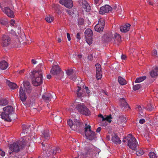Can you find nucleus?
<instances>
[{
	"mask_svg": "<svg viewBox=\"0 0 158 158\" xmlns=\"http://www.w3.org/2000/svg\"><path fill=\"white\" fill-rule=\"evenodd\" d=\"M111 116H107L106 118H104L103 119H102V121L104 122V121H106L109 123H110L111 122Z\"/></svg>",
	"mask_w": 158,
	"mask_h": 158,
	"instance_id": "40",
	"label": "nucleus"
},
{
	"mask_svg": "<svg viewBox=\"0 0 158 158\" xmlns=\"http://www.w3.org/2000/svg\"><path fill=\"white\" fill-rule=\"evenodd\" d=\"M23 83L25 88L24 89L27 93L29 94L31 92V90L30 83L27 81H23Z\"/></svg>",
	"mask_w": 158,
	"mask_h": 158,
	"instance_id": "18",
	"label": "nucleus"
},
{
	"mask_svg": "<svg viewBox=\"0 0 158 158\" xmlns=\"http://www.w3.org/2000/svg\"><path fill=\"white\" fill-rule=\"evenodd\" d=\"M72 115L74 122L73 123L71 120L69 119L67 122V123L72 130L80 132L84 128L83 125L80 122L79 118L77 113L73 114V113Z\"/></svg>",
	"mask_w": 158,
	"mask_h": 158,
	"instance_id": "2",
	"label": "nucleus"
},
{
	"mask_svg": "<svg viewBox=\"0 0 158 158\" xmlns=\"http://www.w3.org/2000/svg\"><path fill=\"white\" fill-rule=\"evenodd\" d=\"M81 33H78L76 35V38L77 39L80 40L81 39L80 35Z\"/></svg>",
	"mask_w": 158,
	"mask_h": 158,
	"instance_id": "50",
	"label": "nucleus"
},
{
	"mask_svg": "<svg viewBox=\"0 0 158 158\" xmlns=\"http://www.w3.org/2000/svg\"><path fill=\"white\" fill-rule=\"evenodd\" d=\"M101 130V127H98L97 128L96 131L98 132H99Z\"/></svg>",
	"mask_w": 158,
	"mask_h": 158,
	"instance_id": "63",
	"label": "nucleus"
},
{
	"mask_svg": "<svg viewBox=\"0 0 158 158\" xmlns=\"http://www.w3.org/2000/svg\"><path fill=\"white\" fill-rule=\"evenodd\" d=\"M85 37H92L93 35V32L92 30L90 29H87L86 30L85 32Z\"/></svg>",
	"mask_w": 158,
	"mask_h": 158,
	"instance_id": "29",
	"label": "nucleus"
},
{
	"mask_svg": "<svg viewBox=\"0 0 158 158\" xmlns=\"http://www.w3.org/2000/svg\"><path fill=\"white\" fill-rule=\"evenodd\" d=\"M32 84L35 86L41 85L43 82L42 72L41 69L31 72V76Z\"/></svg>",
	"mask_w": 158,
	"mask_h": 158,
	"instance_id": "5",
	"label": "nucleus"
},
{
	"mask_svg": "<svg viewBox=\"0 0 158 158\" xmlns=\"http://www.w3.org/2000/svg\"><path fill=\"white\" fill-rule=\"evenodd\" d=\"M67 38L68 39V40L69 41H70L71 39V37H70V36L69 34V33H67Z\"/></svg>",
	"mask_w": 158,
	"mask_h": 158,
	"instance_id": "57",
	"label": "nucleus"
},
{
	"mask_svg": "<svg viewBox=\"0 0 158 158\" xmlns=\"http://www.w3.org/2000/svg\"><path fill=\"white\" fill-rule=\"evenodd\" d=\"M67 12H68V14L70 15H72L73 14V12H71V10H67Z\"/></svg>",
	"mask_w": 158,
	"mask_h": 158,
	"instance_id": "61",
	"label": "nucleus"
},
{
	"mask_svg": "<svg viewBox=\"0 0 158 158\" xmlns=\"http://www.w3.org/2000/svg\"><path fill=\"white\" fill-rule=\"evenodd\" d=\"M73 69H72L68 70L66 72V73L69 76L71 75L72 74H73Z\"/></svg>",
	"mask_w": 158,
	"mask_h": 158,
	"instance_id": "49",
	"label": "nucleus"
},
{
	"mask_svg": "<svg viewBox=\"0 0 158 158\" xmlns=\"http://www.w3.org/2000/svg\"><path fill=\"white\" fill-rule=\"evenodd\" d=\"M121 58L123 60H125L126 58V56L125 55H122L121 56Z\"/></svg>",
	"mask_w": 158,
	"mask_h": 158,
	"instance_id": "62",
	"label": "nucleus"
},
{
	"mask_svg": "<svg viewBox=\"0 0 158 158\" xmlns=\"http://www.w3.org/2000/svg\"><path fill=\"white\" fill-rule=\"evenodd\" d=\"M78 89L77 92V96L79 97H81L82 95V94L81 92V87L80 86L77 87Z\"/></svg>",
	"mask_w": 158,
	"mask_h": 158,
	"instance_id": "39",
	"label": "nucleus"
},
{
	"mask_svg": "<svg viewBox=\"0 0 158 158\" xmlns=\"http://www.w3.org/2000/svg\"><path fill=\"white\" fill-rule=\"evenodd\" d=\"M146 78V76H143L137 78L135 81V82L136 83L140 82L143 81Z\"/></svg>",
	"mask_w": 158,
	"mask_h": 158,
	"instance_id": "34",
	"label": "nucleus"
},
{
	"mask_svg": "<svg viewBox=\"0 0 158 158\" xmlns=\"http://www.w3.org/2000/svg\"><path fill=\"white\" fill-rule=\"evenodd\" d=\"M107 140L110 141V142H113L116 144H120L121 143L120 139H107Z\"/></svg>",
	"mask_w": 158,
	"mask_h": 158,
	"instance_id": "32",
	"label": "nucleus"
},
{
	"mask_svg": "<svg viewBox=\"0 0 158 158\" xmlns=\"http://www.w3.org/2000/svg\"><path fill=\"white\" fill-rule=\"evenodd\" d=\"M144 153V151L143 149L141 148L137 151L136 152V155L138 156H140Z\"/></svg>",
	"mask_w": 158,
	"mask_h": 158,
	"instance_id": "37",
	"label": "nucleus"
},
{
	"mask_svg": "<svg viewBox=\"0 0 158 158\" xmlns=\"http://www.w3.org/2000/svg\"><path fill=\"white\" fill-rule=\"evenodd\" d=\"M8 103V100L4 98H2L0 100V105L4 106L7 105Z\"/></svg>",
	"mask_w": 158,
	"mask_h": 158,
	"instance_id": "33",
	"label": "nucleus"
},
{
	"mask_svg": "<svg viewBox=\"0 0 158 158\" xmlns=\"http://www.w3.org/2000/svg\"><path fill=\"white\" fill-rule=\"evenodd\" d=\"M127 138H135L131 134H129L127 135Z\"/></svg>",
	"mask_w": 158,
	"mask_h": 158,
	"instance_id": "53",
	"label": "nucleus"
},
{
	"mask_svg": "<svg viewBox=\"0 0 158 158\" xmlns=\"http://www.w3.org/2000/svg\"><path fill=\"white\" fill-rule=\"evenodd\" d=\"M127 145L131 149L133 150H136L138 146L136 139H129L128 140Z\"/></svg>",
	"mask_w": 158,
	"mask_h": 158,
	"instance_id": "12",
	"label": "nucleus"
},
{
	"mask_svg": "<svg viewBox=\"0 0 158 158\" xmlns=\"http://www.w3.org/2000/svg\"><path fill=\"white\" fill-rule=\"evenodd\" d=\"M102 126L105 127L107 125V122L105 121H104V122H102Z\"/></svg>",
	"mask_w": 158,
	"mask_h": 158,
	"instance_id": "58",
	"label": "nucleus"
},
{
	"mask_svg": "<svg viewBox=\"0 0 158 158\" xmlns=\"http://www.w3.org/2000/svg\"><path fill=\"white\" fill-rule=\"evenodd\" d=\"M15 20L13 19H11L10 21V23L11 26H14V24L15 23Z\"/></svg>",
	"mask_w": 158,
	"mask_h": 158,
	"instance_id": "56",
	"label": "nucleus"
},
{
	"mask_svg": "<svg viewBox=\"0 0 158 158\" xmlns=\"http://www.w3.org/2000/svg\"><path fill=\"white\" fill-rule=\"evenodd\" d=\"M54 120L57 123H60L62 121V119L61 117L59 116H56Z\"/></svg>",
	"mask_w": 158,
	"mask_h": 158,
	"instance_id": "41",
	"label": "nucleus"
},
{
	"mask_svg": "<svg viewBox=\"0 0 158 158\" xmlns=\"http://www.w3.org/2000/svg\"><path fill=\"white\" fill-rule=\"evenodd\" d=\"M86 42L89 45L92 43V37H85Z\"/></svg>",
	"mask_w": 158,
	"mask_h": 158,
	"instance_id": "38",
	"label": "nucleus"
},
{
	"mask_svg": "<svg viewBox=\"0 0 158 158\" xmlns=\"http://www.w3.org/2000/svg\"><path fill=\"white\" fill-rule=\"evenodd\" d=\"M31 61L32 63L34 64H35L37 63V61L33 59L31 60Z\"/></svg>",
	"mask_w": 158,
	"mask_h": 158,
	"instance_id": "60",
	"label": "nucleus"
},
{
	"mask_svg": "<svg viewBox=\"0 0 158 158\" xmlns=\"http://www.w3.org/2000/svg\"><path fill=\"white\" fill-rule=\"evenodd\" d=\"M10 44V39L7 35H3L2 40V45L3 46L6 47Z\"/></svg>",
	"mask_w": 158,
	"mask_h": 158,
	"instance_id": "15",
	"label": "nucleus"
},
{
	"mask_svg": "<svg viewBox=\"0 0 158 158\" xmlns=\"http://www.w3.org/2000/svg\"><path fill=\"white\" fill-rule=\"evenodd\" d=\"M55 94L53 93L44 94L42 96V98L46 102H48L51 101V99L53 98Z\"/></svg>",
	"mask_w": 158,
	"mask_h": 158,
	"instance_id": "17",
	"label": "nucleus"
},
{
	"mask_svg": "<svg viewBox=\"0 0 158 158\" xmlns=\"http://www.w3.org/2000/svg\"><path fill=\"white\" fill-rule=\"evenodd\" d=\"M3 112L1 114L2 118L8 122H11L12 118L10 116L14 113L13 108L12 106H8L3 108Z\"/></svg>",
	"mask_w": 158,
	"mask_h": 158,
	"instance_id": "7",
	"label": "nucleus"
},
{
	"mask_svg": "<svg viewBox=\"0 0 158 158\" xmlns=\"http://www.w3.org/2000/svg\"><path fill=\"white\" fill-rule=\"evenodd\" d=\"M54 17L52 15H49L48 16H47L45 19L46 21L49 23H51L54 20Z\"/></svg>",
	"mask_w": 158,
	"mask_h": 158,
	"instance_id": "35",
	"label": "nucleus"
},
{
	"mask_svg": "<svg viewBox=\"0 0 158 158\" xmlns=\"http://www.w3.org/2000/svg\"><path fill=\"white\" fill-rule=\"evenodd\" d=\"M112 10V8L111 6L108 5H106L100 8L99 13L100 14L103 15L105 13L110 12Z\"/></svg>",
	"mask_w": 158,
	"mask_h": 158,
	"instance_id": "13",
	"label": "nucleus"
},
{
	"mask_svg": "<svg viewBox=\"0 0 158 158\" xmlns=\"http://www.w3.org/2000/svg\"><path fill=\"white\" fill-rule=\"evenodd\" d=\"M69 78L73 80V81H75L77 79V77L76 76H70Z\"/></svg>",
	"mask_w": 158,
	"mask_h": 158,
	"instance_id": "51",
	"label": "nucleus"
},
{
	"mask_svg": "<svg viewBox=\"0 0 158 158\" xmlns=\"http://www.w3.org/2000/svg\"><path fill=\"white\" fill-rule=\"evenodd\" d=\"M85 134L87 138H94L96 137L95 133L91 130V127L89 125H87L85 124Z\"/></svg>",
	"mask_w": 158,
	"mask_h": 158,
	"instance_id": "10",
	"label": "nucleus"
},
{
	"mask_svg": "<svg viewBox=\"0 0 158 158\" xmlns=\"http://www.w3.org/2000/svg\"><path fill=\"white\" fill-rule=\"evenodd\" d=\"M51 73L53 75L55 76L56 78L58 79H60V77H58L59 76H63L64 73L61 72V70L59 66L54 65L52 69Z\"/></svg>",
	"mask_w": 158,
	"mask_h": 158,
	"instance_id": "9",
	"label": "nucleus"
},
{
	"mask_svg": "<svg viewBox=\"0 0 158 158\" xmlns=\"http://www.w3.org/2000/svg\"><path fill=\"white\" fill-rule=\"evenodd\" d=\"M96 77L98 80L101 79L102 77V72H96Z\"/></svg>",
	"mask_w": 158,
	"mask_h": 158,
	"instance_id": "42",
	"label": "nucleus"
},
{
	"mask_svg": "<svg viewBox=\"0 0 158 158\" xmlns=\"http://www.w3.org/2000/svg\"><path fill=\"white\" fill-rule=\"evenodd\" d=\"M118 81L119 83L121 85H124L127 83V81L125 79L121 76L118 77Z\"/></svg>",
	"mask_w": 158,
	"mask_h": 158,
	"instance_id": "31",
	"label": "nucleus"
},
{
	"mask_svg": "<svg viewBox=\"0 0 158 158\" xmlns=\"http://www.w3.org/2000/svg\"><path fill=\"white\" fill-rule=\"evenodd\" d=\"M8 2L4 3L0 2V7L3 12L6 14L9 17L14 18V12L11 10L13 8L12 2L15 0H8Z\"/></svg>",
	"mask_w": 158,
	"mask_h": 158,
	"instance_id": "3",
	"label": "nucleus"
},
{
	"mask_svg": "<svg viewBox=\"0 0 158 158\" xmlns=\"http://www.w3.org/2000/svg\"><path fill=\"white\" fill-rule=\"evenodd\" d=\"M30 126L31 125H23V131L21 134V135L22 136L21 138H23L24 137L35 138L36 135L35 133L34 132H31L28 135H27L28 132L29 131V128Z\"/></svg>",
	"mask_w": 158,
	"mask_h": 158,
	"instance_id": "8",
	"label": "nucleus"
},
{
	"mask_svg": "<svg viewBox=\"0 0 158 158\" xmlns=\"http://www.w3.org/2000/svg\"><path fill=\"white\" fill-rule=\"evenodd\" d=\"M148 155L150 158H157L156 154L153 152H149Z\"/></svg>",
	"mask_w": 158,
	"mask_h": 158,
	"instance_id": "44",
	"label": "nucleus"
},
{
	"mask_svg": "<svg viewBox=\"0 0 158 158\" xmlns=\"http://www.w3.org/2000/svg\"><path fill=\"white\" fill-rule=\"evenodd\" d=\"M6 83L9 87L11 89H14L18 87L17 85L15 83L10 82L8 80H6Z\"/></svg>",
	"mask_w": 158,
	"mask_h": 158,
	"instance_id": "25",
	"label": "nucleus"
},
{
	"mask_svg": "<svg viewBox=\"0 0 158 158\" xmlns=\"http://www.w3.org/2000/svg\"><path fill=\"white\" fill-rule=\"evenodd\" d=\"M121 37L118 34L116 33L114 34L113 38V43L118 44L121 41Z\"/></svg>",
	"mask_w": 158,
	"mask_h": 158,
	"instance_id": "21",
	"label": "nucleus"
},
{
	"mask_svg": "<svg viewBox=\"0 0 158 158\" xmlns=\"http://www.w3.org/2000/svg\"><path fill=\"white\" fill-rule=\"evenodd\" d=\"M0 23L6 27H8L9 25L8 21L6 18H0Z\"/></svg>",
	"mask_w": 158,
	"mask_h": 158,
	"instance_id": "30",
	"label": "nucleus"
},
{
	"mask_svg": "<svg viewBox=\"0 0 158 158\" xmlns=\"http://www.w3.org/2000/svg\"><path fill=\"white\" fill-rule=\"evenodd\" d=\"M82 3V6L85 9L87 12H89L90 10V7L87 2L85 0H81Z\"/></svg>",
	"mask_w": 158,
	"mask_h": 158,
	"instance_id": "22",
	"label": "nucleus"
},
{
	"mask_svg": "<svg viewBox=\"0 0 158 158\" xmlns=\"http://www.w3.org/2000/svg\"><path fill=\"white\" fill-rule=\"evenodd\" d=\"M110 138L113 139L119 138L117 135L114 133H112L109 134L107 137V138Z\"/></svg>",
	"mask_w": 158,
	"mask_h": 158,
	"instance_id": "36",
	"label": "nucleus"
},
{
	"mask_svg": "<svg viewBox=\"0 0 158 158\" xmlns=\"http://www.w3.org/2000/svg\"><path fill=\"white\" fill-rule=\"evenodd\" d=\"M145 121L143 119H142L139 120V123L140 124H143L145 123Z\"/></svg>",
	"mask_w": 158,
	"mask_h": 158,
	"instance_id": "54",
	"label": "nucleus"
},
{
	"mask_svg": "<svg viewBox=\"0 0 158 158\" xmlns=\"http://www.w3.org/2000/svg\"><path fill=\"white\" fill-rule=\"evenodd\" d=\"M85 89L86 92L88 94H89L90 92L89 90L88 87L87 86H85Z\"/></svg>",
	"mask_w": 158,
	"mask_h": 158,
	"instance_id": "59",
	"label": "nucleus"
},
{
	"mask_svg": "<svg viewBox=\"0 0 158 158\" xmlns=\"http://www.w3.org/2000/svg\"><path fill=\"white\" fill-rule=\"evenodd\" d=\"M131 25L128 23H127L125 25L122 26L120 27L121 31L123 32H127L130 29Z\"/></svg>",
	"mask_w": 158,
	"mask_h": 158,
	"instance_id": "20",
	"label": "nucleus"
},
{
	"mask_svg": "<svg viewBox=\"0 0 158 158\" xmlns=\"http://www.w3.org/2000/svg\"><path fill=\"white\" fill-rule=\"evenodd\" d=\"M27 143L24 139H20L10 144L9 148L13 152H18L27 145Z\"/></svg>",
	"mask_w": 158,
	"mask_h": 158,
	"instance_id": "4",
	"label": "nucleus"
},
{
	"mask_svg": "<svg viewBox=\"0 0 158 158\" xmlns=\"http://www.w3.org/2000/svg\"><path fill=\"white\" fill-rule=\"evenodd\" d=\"M95 66L96 67V72H102L101 71V66L100 64L97 63L96 64Z\"/></svg>",
	"mask_w": 158,
	"mask_h": 158,
	"instance_id": "43",
	"label": "nucleus"
},
{
	"mask_svg": "<svg viewBox=\"0 0 158 158\" xmlns=\"http://www.w3.org/2000/svg\"><path fill=\"white\" fill-rule=\"evenodd\" d=\"M101 92L102 93L105 94L107 96H108V93L107 91L104 90H102Z\"/></svg>",
	"mask_w": 158,
	"mask_h": 158,
	"instance_id": "55",
	"label": "nucleus"
},
{
	"mask_svg": "<svg viewBox=\"0 0 158 158\" xmlns=\"http://www.w3.org/2000/svg\"><path fill=\"white\" fill-rule=\"evenodd\" d=\"M141 87V85L140 84H138L134 85L133 89L134 90H138Z\"/></svg>",
	"mask_w": 158,
	"mask_h": 158,
	"instance_id": "46",
	"label": "nucleus"
},
{
	"mask_svg": "<svg viewBox=\"0 0 158 158\" xmlns=\"http://www.w3.org/2000/svg\"><path fill=\"white\" fill-rule=\"evenodd\" d=\"M154 109V107L152 106L151 103H149L147 107H146V110H147L151 111L152 110Z\"/></svg>",
	"mask_w": 158,
	"mask_h": 158,
	"instance_id": "45",
	"label": "nucleus"
},
{
	"mask_svg": "<svg viewBox=\"0 0 158 158\" xmlns=\"http://www.w3.org/2000/svg\"><path fill=\"white\" fill-rule=\"evenodd\" d=\"M42 137L45 138L52 137L51 132L49 130L44 131L42 132Z\"/></svg>",
	"mask_w": 158,
	"mask_h": 158,
	"instance_id": "26",
	"label": "nucleus"
},
{
	"mask_svg": "<svg viewBox=\"0 0 158 158\" xmlns=\"http://www.w3.org/2000/svg\"><path fill=\"white\" fill-rule=\"evenodd\" d=\"M84 22V19L82 18H79L78 19V23L79 25H83Z\"/></svg>",
	"mask_w": 158,
	"mask_h": 158,
	"instance_id": "47",
	"label": "nucleus"
},
{
	"mask_svg": "<svg viewBox=\"0 0 158 158\" xmlns=\"http://www.w3.org/2000/svg\"><path fill=\"white\" fill-rule=\"evenodd\" d=\"M24 70H22L20 71H18L17 72L19 74H22L23 73H24Z\"/></svg>",
	"mask_w": 158,
	"mask_h": 158,
	"instance_id": "64",
	"label": "nucleus"
},
{
	"mask_svg": "<svg viewBox=\"0 0 158 158\" xmlns=\"http://www.w3.org/2000/svg\"><path fill=\"white\" fill-rule=\"evenodd\" d=\"M150 74L152 77H155L158 75V67H156L150 72Z\"/></svg>",
	"mask_w": 158,
	"mask_h": 158,
	"instance_id": "23",
	"label": "nucleus"
},
{
	"mask_svg": "<svg viewBox=\"0 0 158 158\" xmlns=\"http://www.w3.org/2000/svg\"><path fill=\"white\" fill-rule=\"evenodd\" d=\"M113 35L110 33L105 34L104 36V38L106 42H113Z\"/></svg>",
	"mask_w": 158,
	"mask_h": 158,
	"instance_id": "19",
	"label": "nucleus"
},
{
	"mask_svg": "<svg viewBox=\"0 0 158 158\" xmlns=\"http://www.w3.org/2000/svg\"><path fill=\"white\" fill-rule=\"evenodd\" d=\"M25 89L23 90L22 86L19 88V96L20 99L23 104H24V102L26 101L27 98L25 93Z\"/></svg>",
	"mask_w": 158,
	"mask_h": 158,
	"instance_id": "14",
	"label": "nucleus"
},
{
	"mask_svg": "<svg viewBox=\"0 0 158 158\" xmlns=\"http://www.w3.org/2000/svg\"><path fill=\"white\" fill-rule=\"evenodd\" d=\"M75 109L82 114L88 116L90 114L89 109L83 103L77 102L76 101L71 104L69 110L73 113Z\"/></svg>",
	"mask_w": 158,
	"mask_h": 158,
	"instance_id": "1",
	"label": "nucleus"
},
{
	"mask_svg": "<svg viewBox=\"0 0 158 158\" xmlns=\"http://www.w3.org/2000/svg\"><path fill=\"white\" fill-rule=\"evenodd\" d=\"M136 109H138L140 112H142L141 111L142 110V108L140 105H137Z\"/></svg>",
	"mask_w": 158,
	"mask_h": 158,
	"instance_id": "52",
	"label": "nucleus"
},
{
	"mask_svg": "<svg viewBox=\"0 0 158 158\" xmlns=\"http://www.w3.org/2000/svg\"><path fill=\"white\" fill-rule=\"evenodd\" d=\"M102 2V0H94V4L97 6H99Z\"/></svg>",
	"mask_w": 158,
	"mask_h": 158,
	"instance_id": "48",
	"label": "nucleus"
},
{
	"mask_svg": "<svg viewBox=\"0 0 158 158\" xmlns=\"http://www.w3.org/2000/svg\"><path fill=\"white\" fill-rule=\"evenodd\" d=\"M48 142V139H44L41 143L43 147H44L46 146L48 148L47 151L45 148H43V151L46 152V155L47 156H49L52 154H56L57 152H59L60 150L58 148L52 146L50 144L47 143Z\"/></svg>",
	"mask_w": 158,
	"mask_h": 158,
	"instance_id": "6",
	"label": "nucleus"
},
{
	"mask_svg": "<svg viewBox=\"0 0 158 158\" xmlns=\"http://www.w3.org/2000/svg\"><path fill=\"white\" fill-rule=\"evenodd\" d=\"M59 2L60 4L68 8H70L73 6L72 0H60Z\"/></svg>",
	"mask_w": 158,
	"mask_h": 158,
	"instance_id": "16",
	"label": "nucleus"
},
{
	"mask_svg": "<svg viewBox=\"0 0 158 158\" xmlns=\"http://www.w3.org/2000/svg\"><path fill=\"white\" fill-rule=\"evenodd\" d=\"M120 102L121 103V105L123 107H124L125 108H127V107L130 108L129 105L125 99L123 98L121 99Z\"/></svg>",
	"mask_w": 158,
	"mask_h": 158,
	"instance_id": "27",
	"label": "nucleus"
},
{
	"mask_svg": "<svg viewBox=\"0 0 158 158\" xmlns=\"http://www.w3.org/2000/svg\"><path fill=\"white\" fill-rule=\"evenodd\" d=\"M126 122V117L123 116L122 115L119 117L117 122L118 124H121L122 123H125Z\"/></svg>",
	"mask_w": 158,
	"mask_h": 158,
	"instance_id": "28",
	"label": "nucleus"
},
{
	"mask_svg": "<svg viewBox=\"0 0 158 158\" xmlns=\"http://www.w3.org/2000/svg\"><path fill=\"white\" fill-rule=\"evenodd\" d=\"M105 26V20L103 18H100L98 21V23L94 27V29L97 32H102Z\"/></svg>",
	"mask_w": 158,
	"mask_h": 158,
	"instance_id": "11",
	"label": "nucleus"
},
{
	"mask_svg": "<svg viewBox=\"0 0 158 158\" xmlns=\"http://www.w3.org/2000/svg\"><path fill=\"white\" fill-rule=\"evenodd\" d=\"M8 66L7 63L5 60H2L0 62V69L5 70Z\"/></svg>",
	"mask_w": 158,
	"mask_h": 158,
	"instance_id": "24",
	"label": "nucleus"
}]
</instances>
